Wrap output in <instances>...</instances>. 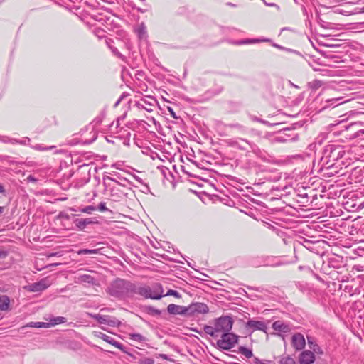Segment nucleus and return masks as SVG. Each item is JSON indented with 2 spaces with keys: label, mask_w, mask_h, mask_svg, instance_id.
<instances>
[{
  "label": "nucleus",
  "mask_w": 364,
  "mask_h": 364,
  "mask_svg": "<svg viewBox=\"0 0 364 364\" xmlns=\"http://www.w3.org/2000/svg\"><path fill=\"white\" fill-rule=\"evenodd\" d=\"M139 364H154V360L151 358H142L139 360Z\"/></svg>",
  "instance_id": "2f4dec72"
},
{
  "label": "nucleus",
  "mask_w": 364,
  "mask_h": 364,
  "mask_svg": "<svg viewBox=\"0 0 364 364\" xmlns=\"http://www.w3.org/2000/svg\"><path fill=\"white\" fill-rule=\"evenodd\" d=\"M6 256V252L4 251H0V258H4Z\"/></svg>",
  "instance_id": "c03bdc74"
},
{
  "label": "nucleus",
  "mask_w": 364,
  "mask_h": 364,
  "mask_svg": "<svg viewBox=\"0 0 364 364\" xmlns=\"http://www.w3.org/2000/svg\"><path fill=\"white\" fill-rule=\"evenodd\" d=\"M93 221L91 218H82L76 219L74 220V223L80 230H83L87 225L92 223Z\"/></svg>",
  "instance_id": "a211bd4d"
},
{
  "label": "nucleus",
  "mask_w": 364,
  "mask_h": 364,
  "mask_svg": "<svg viewBox=\"0 0 364 364\" xmlns=\"http://www.w3.org/2000/svg\"><path fill=\"white\" fill-rule=\"evenodd\" d=\"M57 265H58V263H56V264H51L50 266H57Z\"/></svg>",
  "instance_id": "6e6d98bb"
},
{
  "label": "nucleus",
  "mask_w": 364,
  "mask_h": 364,
  "mask_svg": "<svg viewBox=\"0 0 364 364\" xmlns=\"http://www.w3.org/2000/svg\"><path fill=\"white\" fill-rule=\"evenodd\" d=\"M10 299L9 296L6 295L0 296V310L7 311L9 309Z\"/></svg>",
  "instance_id": "aec40b11"
},
{
  "label": "nucleus",
  "mask_w": 364,
  "mask_h": 364,
  "mask_svg": "<svg viewBox=\"0 0 364 364\" xmlns=\"http://www.w3.org/2000/svg\"><path fill=\"white\" fill-rule=\"evenodd\" d=\"M237 353L243 355L247 358H250L253 356L252 350L244 346H240Z\"/></svg>",
  "instance_id": "393cba45"
},
{
  "label": "nucleus",
  "mask_w": 364,
  "mask_h": 364,
  "mask_svg": "<svg viewBox=\"0 0 364 364\" xmlns=\"http://www.w3.org/2000/svg\"><path fill=\"white\" fill-rule=\"evenodd\" d=\"M58 255V252L51 253L50 255H49V257L57 256Z\"/></svg>",
  "instance_id": "3c124183"
},
{
  "label": "nucleus",
  "mask_w": 364,
  "mask_h": 364,
  "mask_svg": "<svg viewBox=\"0 0 364 364\" xmlns=\"http://www.w3.org/2000/svg\"><path fill=\"white\" fill-rule=\"evenodd\" d=\"M92 317L95 319L100 324L107 325L111 327H117L120 325L121 322L114 316L102 314L92 315Z\"/></svg>",
  "instance_id": "1a4fd4ad"
},
{
  "label": "nucleus",
  "mask_w": 364,
  "mask_h": 364,
  "mask_svg": "<svg viewBox=\"0 0 364 364\" xmlns=\"http://www.w3.org/2000/svg\"><path fill=\"white\" fill-rule=\"evenodd\" d=\"M308 341H309V343H312L309 338H308Z\"/></svg>",
  "instance_id": "4d7b16f0"
},
{
  "label": "nucleus",
  "mask_w": 364,
  "mask_h": 364,
  "mask_svg": "<svg viewBox=\"0 0 364 364\" xmlns=\"http://www.w3.org/2000/svg\"><path fill=\"white\" fill-rule=\"evenodd\" d=\"M27 181L28 182L35 183L37 181V179L32 175H30L27 177Z\"/></svg>",
  "instance_id": "79ce46f5"
},
{
  "label": "nucleus",
  "mask_w": 364,
  "mask_h": 364,
  "mask_svg": "<svg viewBox=\"0 0 364 364\" xmlns=\"http://www.w3.org/2000/svg\"><path fill=\"white\" fill-rule=\"evenodd\" d=\"M50 284L51 282L49 277H45L37 282L28 285L26 289L31 292H38L46 289Z\"/></svg>",
  "instance_id": "9b49d317"
},
{
  "label": "nucleus",
  "mask_w": 364,
  "mask_h": 364,
  "mask_svg": "<svg viewBox=\"0 0 364 364\" xmlns=\"http://www.w3.org/2000/svg\"><path fill=\"white\" fill-rule=\"evenodd\" d=\"M109 41H112V40L111 39L106 40V43L109 47V48L112 50V52L115 55H120V53H119V51L117 50V48H112V47L109 45Z\"/></svg>",
  "instance_id": "4c0bfd02"
},
{
  "label": "nucleus",
  "mask_w": 364,
  "mask_h": 364,
  "mask_svg": "<svg viewBox=\"0 0 364 364\" xmlns=\"http://www.w3.org/2000/svg\"><path fill=\"white\" fill-rule=\"evenodd\" d=\"M96 208L93 205L86 206L80 210L82 213L91 214L92 211L95 210Z\"/></svg>",
  "instance_id": "473e14b6"
},
{
  "label": "nucleus",
  "mask_w": 364,
  "mask_h": 364,
  "mask_svg": "<svg viewBox=\"0 0 364 364\" xmlns=\"http://www.w3.org/2000/svg\"><path fill=\"white\" fill-rule=\"evenodd\" d=\"M269 39H265V38H262V39H260V38H253V39H245V40H242L240 41H239L237 43L238 45H243V44H250V43H260V42H267V41H269Z\"/></svg>",
  "instance_id": "5701e85b"
},
{
  "label": "nucleus",
  "mask_w": 364,
  "mask_h": 364,
  "mask_svg": "<svg viewBox=\"0 0 364 364\" xmlns=\"http://www.w3.org/2000/svg\"><path fill=\"white\" fill-rule=\"evenodd\" d=\"M362 124L360 122L351 123L345 126V131L349 132L347 136L350 139L361 136L364 134V129L361 128Z\"/></svg>",
  "instance_id": "9d476101"
},
{
  "label": "nucleus",
  "mask_w": 364,
  "mask_h": 364,
  "mask_svg": "<svg viewBox=\"0 0 364 364\" xmlns=\"http://www.w3.org/2000/svg\"><path fill=\"white\" fill-rule=\"evenodd\" d=\"M128 338L131 341L143 343L148 341V339L140 333H129L127 334Z\"/></svg>",
  "instance_id": "f3484780"
},
{
  "label": "nucleus",
  "mask_w": 364,
  "mask_h": 364,
  "mask_svg": "<svg viewBox=\"0 0 364 364\" xmlns=\"http://www.w3.org/2000/svg\"><path fill=\"white\" fill-rule=\"evenodd\" d=\"M110 176H106L103 178L104 181H107L112 183H117V185L121 186V187L123 188H129L130 186L132 185V183L129 181V179L126 178L125 177L122 176L121 173L118 172H113L112 173H110Z\"/></svg>",
  "instance_id": "6e6552de"
},
{
  "label": "nucleus",
  "mask_w": 364,
  "mask_h": 364,
  "mask_svg": "<svg viewBox=\"0 0 364 364\" xmlns=\"http://www.w3.org/2000/svg\"><path fill=\"white\" fill-rule=\"evenodd\" d=\"M127 95L123 93L121 97L118 99V100L115 102L114 107H116L119 105L120 102L123 100L124 97H127Z\"/></svg>",
  "instance_id": "a19ab883"
},
{
  "label": "nucleus",
  "mask_w": 364,
  "mask_h": 364,
  "mask_svg": "<svg viewBox=\"0 0 364 364\" xmlns=\"http://www.w3.org/2000/svg\"><path fill=\"white\" fill-rule=\"evenodd\" d=\"M265 4L267 5V6H274V4H268V3H266V2H265Z\"/></svg>",
  "instance_id": "864d4df0"
},
{
  "label": "nucleus",
  "mask_w": 364,
  "mask_h": 364,
  "mask_svg": "<svg viewBox=\"0 0 364 364\" xmlns=\"http://www.w3.org/2000/svg\"><path fill=\"white\" fill-rule=\"evenodd\" d=\"M272 327L274 330L282 332H286L287 329V326L279 321L274 322Z\"/></svg>",
  "instance_id": "a878e982"
},
{
  "label": "nucleus",
  "mask_w": 364,
  "mask_h": 364,
  "mask_svg": "<svg viewBox=\"0 0 364 364\" xmlns=\"http://www.w3.org/2000/svg\"><path fill=\"white\" fill-rule=\"evenodd\" d=\"M134 178L138 181L139 182L141 183V180L138 176H134Z\"/></svg>",
  "instance_id": "603ef678"
},
{
  "label": "nucleus",
  "mask_w": 364,
  "mask_h": 364,
  "mask_svg": "<svg viewBox=\"0 0 364 364\" xmlns=\"http://www.w3.org/2000/svg\"><path fill=\"white\" fill-rule=\"evenodd\" d=\"M213 323V326H204L203 331L211 337H218L220 334L231 331L233 319L228 316H220L215 319Z\"/></svg>",
  "instance_id": "f03ea898"
},
{
  "label": "nucleus",
  "mask_w": 364,
  "mask_h": 364,
  "mask_svg": "<svg viewBox=\"0 0 364 364\" xmlns=\"http://www.w3.org/2000/svg\"><path fill=\"white\" fill-rule=\"evenodd\" d=\"M46 320H48L49 321V322H48L49 327L54 326H55L57 324H60V323H64L67 321L66 318L63 317V316H52L49 318H46Z\"/></svg>",
  "instance_id": "6ab92c4d"
},
{
  "label": "nucleus",
  "mask_w": 364,
  "mask_h": 364,
  "mask_svg": "<svg viewBox=\"0 0 364 364\" xmlns=\"http://www.w3.org/2000/svg\"><path fill=\"white\" fill-rule=\"evenodd\" d=\"M231 127H236V128H238V129H242V126H240V124H238L231 125Z\"/></svg>",
  "instance_id": "a18cd8bd"
},
{
  "label": "nucleus",
  "mask_w": 364,
  "mask_h": 364,
  "mask_svg": "<svg viewBox=\"0 0 364 364\" xmlns=\"http://www.w3.org/2000/svg\"><path fill=\"white\" fill-rule=\"evenodd\" d=\"M93 33L98 38H102L105 37V31L100 28H95L93 30Z\"/></svg>",
  "instance_id": "cd10ccee"
},
{
  "label": "nucleus",
  "mask_w": 364,
  "mask_h": 364,
  "mask_svg": "<svg viewBox=\"0 0 364 364\" xmlns=\"http://www.w3.org/2000/svg\"><path fill=\"white\" fill-rule=\"evenodd\" d=\"M343 100V97H334V98H332V99H329V100H326V102H329L331 103V105H334V104L336 102H338L336 104L337 105H340V104H342L344 101H342Z\"/></svg>",
  "instance_id": "c756f323"
},
{
  "label": "nucleus",
  "mask_w": 364,
  "mask_h": 364,
  "mask_svg": "<svg viewBox=\"0 0 364 364\" xmlns=\"http://www.w3.org/2000/svg\"><path fill=\"white\" fill-rule=\"evenodd\" d=\"M153 311L155 313V314H157V315L160 314V313H161V311L158 309H154Z\"/></svg>",
  "instance_id": "09e8293b"
},
{
  "label": "nucleus",
  "mask_w": 364,
  "mask_h": 364,
  "mask_svg": "<svg viewBox=\"0 0 364 364\" xmlns=\"http://www.w3.org/2000/svg\"><path fill=\"white\" fill-rule=\"evenodd\" d=\"M98 252V250H88V249H82L77 251L78 255H87V254H97Z\"/></svg>",
  "instance_id": "c85d7f7f"
},
{
  "label": "nucleus",
  "mask_w": 364,
  "mask_h": 364,
  "mask_svg": "<svg viewBox=\"0 0 364 364\" xmlns=\"http://www.w3.org/2000/svg\"><path fill=\"white\" fill-rule=\"evenodd\" d=\"M104 184L105 186L106 191L108 192L112 200H120L125 195L124 192L120 188L121 186L117 185V183L104 181Z\"/></svg>",
  "instance_id": "39448f33"
},
{
  "label": "nucleus",
  "mask_w": 364,
  "mask_h": 364,
  "mask_svg": "<svg viewBox=\"0 0 364 364\" xmlns=\"http://www.w3.org/2000/svg\"><path fill=\"white\" fill-rule=\"evenodd\" d=\"M173 296L176 298H181V295L179 294V292L176 291V290H173V289H169L166 292V294H164L163 296Z\"/></svg>",
  "instance_id": "7c9ffc66"
},
{
  "label": "nucleus",
  "mask_w": 364,
  "mask_h": 364,
  "mask_svg": "<svg viewBox=\"0 0 364 364\" xmlns=\"http://www.w3.org/2000/svg\"><path fill=\"white\" fill-rule=\"evenodd\" d=\"M315 360V355L310 350L303 351L299 356V362L301 364H311Z\"/></svg>",
  "instance_id": "2eb2a0df"
},
{
  "label": "nucleus",
  "mask_w": 364,
  "mask_h": 364,
  "mask_svg": "<svg viewBox=\"0 0 364 364\" xmlns=\"http://www.w3.org/2000/svg\"><path fill=\"white\" fill-rule=\"evenodd\" d=\"M3 210H4V208L0 206V214H1L3 213Z\"/></svg>",
  "instance_id": "5fc2aeb1"
},
{
  "label": "nucleus",
  "mask_w": 364,
  "mask_h": 364,
  "mask_svg": "<svg viewBox=\"0 0 364 364\" xmlns=\"http://www.w3.org/2000/svg\"><path fill=\"white\" fill-rule=\"evenodd\" d=\"M280 364H294V360L290 357H286L280 360Z\"/></svg>",
  "instance_id": "f704fd0d"
},
{
  "label": "nucleus",
  "mask_w": 364,
  "mask_h": 364,
  "mask_svg": "<svg viewBox=\"0 0 364 364\" xmlns=\"http://www.w3.org/2000/svg\"><path fill=\"white\" fill-rule=\"evenodd\" d=\"M247 329L251 330L252 331H255L257 330L262 331L266 332L267 331V325L264 322L262 321H256V320H248L245 325Z\"/></svg>",
  "instance_id": "f8f14e48"
},
{
  "label": "nucleus",
  "mask_w": 364,
  "mask_h": 364,
  "mask_svg": "<svg viewBox=\"0 0 364 364\" xmlns=\"http://www.w3.org/2000/svg\"><path fill=\"white\" fill-rule=\"evenodd\" d=\"M27 326L32 328H49L48 322H31Z\"/></svg>",
  "instance_id": "bb28decb"
},
{
  "label": "nucleus",
  "mask_w": 364,
  "mask_h": 364,
  "mask_svg": "<svg viewBox=\"0 0 364 364\" xmlns=\"http://www.w3.org/2000/svg\"><path fill=\"white\" fill-rule=\"evenodd\" d=\"M0 140L4 143L14 144V141H17V139H11L8 136H1Z\"/></svg>",
  "instance_id": "c9c22d12"
},
{
  "label": "nucleus",
  "mask_w": 364,
  "mask_h": 364,
  "mask_svg": "<svg viewBox=\"0 0 364 364\" xmlns=\"http://www.w3.org/2000/svg\"><path fill=\"white\" fill-rule=\"evenodd\" d=\"M164 290L161 284L156 283L151 286H137L135 284L134 296L140 295L145 299L158 300L163 297Z\"/></svg>",
  "instance_id": "7ed1b4c3"
},
{
  "label": "nucleus",
  "mask_w": 364,
  "mask_h": 364,
  "mask_svg": "<svg viewBox=\"0 0 364 364\" xmlns=\"http://www.w3.org/2000/svg\"><path fill=\"white\" fill-rule=\"evenodd\" d=\"M33 148L36 149V150H39V151H45V150H48V148L43 147V146H42L40 144H36V145L33 146Z\"/></svg>",
  "instance_id": "58836bf2"
},
{
  "label": "nucleus",
  "mask_w": 364,
  "mask_h": 364,
  "mask_svg": "<svg viewBox=\"0 0 364 364\" xmlns=\"http://www.w3.org/2000/svg\"><path fill=\"white\" fill-rule=\"evenodd\" d=\"M156 103L157 101L154 97L146 96L136 101L134 106L139 109H144L148 112H152L156 108Z\"/></svg>",
  "instance_id": "423d86ee"
},
{
  "label": "nucleus",
  "mask_w": 364,
  "mask_h": 364,
  "mask_svg": "<svg viewBox=\"0 0 364 364\" xmlns=\"http://www.w3.org/2000/svg\"><path fill=\"white\" fill-rule=\"evenodd\" d=\"M333 146H328V149L331 151V153H333L336 149H333Z\"/></svg>",
  "instance_id": "de8ad7c7"
},
{
  "label": "nucleus",
  "mask_w": 364,
  "mask_h": 364,
  "mask_svg": "<svg viewBox=\"0 0 364 364\" xmlns=\"http://www.w3.org/2000/svg\"><path fill=\"white\" fill-rule=\"evenodd\" d=\"M5 189L4 186L0 183V193H4Z\"/></svg>",
  "instance_id": "49530a36"
},
{
  "label": "nucleus",
  "mask_w": 364,
  "mask_h": 364,
  "mask_svg": "<svg viewBox=\"0 0 364 364\" xmlns=\"http://www.w3.org/2000/svg\"><path fill=\"white\" fill-rule=\"evenodd\" d=\"M135 32L137 33L139 38L142 39L146 36V28L144 23L138 25L135 28Z\"/></svg>",
  "instance_id": "4be33fe9"
},
{
  "label": "nucleus",
  "mask_w": 364,
  "mask_h": 364,
  "mask_svg": "<svg viewBox=\"0 0 364 364\" xmlns=\"http://www.w3.org/2000/svg\"><path fill=\"white\" fill-rule=\"evenodd\" d=\"M77 282L80 283H94V278L90 274H82L77 277Z\"/></svg>",
  "instance_id": "b1692460"
},
{
  "label": "nucleus",
  "mask_w": 364,
  "mask_h": 364,
  "mask_svg": "<svg viewBox=\"0 0 364 364\" xmlns=\"http://www.w3.org/2000/svg\"><path fill=\"white\" fill-rule=\"evenodd\" d=\"M98 210L101 212L108 210L107 208L106 207L105 203L101 202L98 205Z\"/></svg>",
  "instance_id": "e433bc0d"
},
{
  "label": "nucleus",
  "mask_w": 364,
  "mask_h": 364,
  "mask_svg": "<svg viewBox=\"0 0 364 364\" xmlns=\"http://www.w3.org/2000/svg\"><path fill=\"white\" fill-rule=\"evenodd\" d=\"M167 311L170 314L188 316L187 306L171 304L168 306Z\"/></svg>",
  "instance_id": "4468645a"
},
{
  "label": "nucleus",
  "mask_w": 364,
  "mask_h": 364,
  "mask_svg": "<svg viewBox=\"0 0 364 364\" xmlns=\"http://www.w3.org/2000/svg\"><path fill=\"white\" fill-rule=\"evenodd\" d=\"M95 336L107 342L108 343L112 344L118 349H122L123 345L115 341L112 337L107 336L102 332H95Z\"/></svg>",
  "instance_id": "dca6fc26"
},
{
  "label": "nucleus",
  "mask_w": 364,
  "mask_h": 364,
  "mask_svg": "<svg viewBox=\"0 0 364 364\" xmlns=\"http://www.w3.org/2000/svg\"><path fill=\"white\" fill-rule=\"evenodd\" d=\"M291 344L296 350H301L304 348L306 342L304 336L299 333L293 335Z\"/></svg>",
  "instance_id": "ddd939ff"
},
{
  "label": "nucleus",
  "mask_w": 364,
  "mask_h": 364,
  "mask_svg": "<svg viewBox=\"0 0 364 364\" xmlns=\"http://www.w3.org/2000/svg\"><path fill=\"white\" fill-rule=\"evenodd\" d=\"M235 144L242 150H248L249 149H252V144L247 140L243 139H238L237 141H236Z\"/></svg>",
  "instance_id": "412c9836"
},
{
  "label": "nucleus",
  "mask_w": 364,
  "mask_h": 364,
  "mask_svg": "<svg viewBox=\"0 0 364 364\" xmlns=\"http://www.w3.org/2000/svg\"><path fill=\"white\" fill-rule=\"evenodd\" d=\"M134 284L122 279H117L109 284L107 292L113 297L125 299L134 296Z\"/></svg>",
  "instance_id": "f257e3e1"
},
{
  "label": "nucleus",
  "mask_w": 364,
  "mask_h": 364,
  "mask_svg": "<svg viewBox=\"0 0 364 364\" xmlns=\"http://www.w3.org/2000/svg\"><path fill=\"white\" fill-rule=\"evenodd\" d=\"M238 336L234 333L227 332L221 334V338L217 341L218 348L228 350L237 343Z\"/></svg>",
  "instance_id": "20e7f679"
},
{
  "label": "nucleus",
  "mask_w": 364,
  "mask_h": 364,
  "mask_svg": "<svg viewBox=\"0 0 364 364\" xmlns=\"http://www.w3.org/2000/svg\"><path fill=\"white\" fill-rule=\"evenodd\" d=\"M323 85V82L321 80H315L311 82V86L313 89H318Z\"/></svg>",
  "instance_id": "72a5a7b5"
},
{
  "label": "nucleus",
  "mask_w": 364,
  "mask_h": 364,
  "mask_svg": "<svg viewBox=\"0 0 364 364\" xmlns=\"http://www.w3.org/2000/svg\"><path fill=\"white\" fill-rule=\"evenodd\" d=\"M168 111L170 112V114L172 117H173L174 119H177V117H176L175 112H173V110L171 108L168 107Z\"/></svg>",
  "instance_id": "37998d69"
},
{
  "label": "nucleus",
  "mask_w": 364,
  "mask_h": 364,
  "mask_svg": "<svg viewBox=\"0 0 364 364\" xmlns=\"http://www.w3.org/2000/svg\"><path fill=\"white\" fill-rule=\"evenodd\" d=\"M188 316H197L198 314H205L208 313L209 308L205 303L196 302L192 303L187 306Z\"/></svg>",
  "instance_id": "0eeeda50"
},
{
  "label": "nucleus",
  "mask_w": 364,
  "mask_h": 364,
  "mask_svg": "<svg viewBox=\"0 0 364 364\" xmlns=\"http://www.w3.org/2000/svg\"><path fill=\"white\" fill-rule=\"evenodd\" d=\"M299 196L300 197H302V198H306V197H307V194H306V193L299 194Z\"/></svg>",
  "instance_id": "8fccbe9b"
},
{
  "label": "nucleus",
  "mask_w": 364,
  "mask_h": 364,
  "mask_svg": "<svg viewBox=\"0 0 364 364\" xmlns=\"http://www.w3.org/2000/svg\"><path fill=\"white\" fill-rule=\"evenodd\" d=\"M28 141H30V139H29V138H28V137H26V138H24L23 140H21V141L17 140V141H14V144H16V143H19V144H24V145H25V144H27V142H28Z\"/></svg>",
  "instance_id": "ea45409f"
}]
</instances>
